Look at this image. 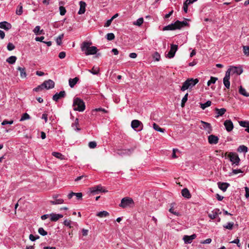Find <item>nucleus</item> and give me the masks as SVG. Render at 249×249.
Instances as JSON below:
<instances>
[{"instance_id":"1","label":"nucleus","mask_w":249,"mask_h":249,"mask_svg":"<svg viewBox=\"0 0 249 249\" xmlns=\"http://www.w3.org/2000/svg\"><path fill=\"white\" fill-rule=\"evenodd\" d=\"M92 42L90 41H84L81 45V51L85 53L86 55L96 54L97 52V49L95 46H90Z\"/></svg>"},{"instance_id":"2","label":"nucleus","mask_w":249,"mask_h":249,"mask_svg":"<svg viewBox=\"0 0 249 249\" xmlns=\"http://www.w3.org/2000/svg\"><path fill=\"white\" fill-rule=\"evenodd\" d=\"M188 25V23L186 21H180L179 20L176 21L174 23H171L167 26L163 27V30H175L176 29H180Z\"/></svg>"},{"instance_id":"3","label":"nucleus","mask_w":249,"mask_h":249,"mask_svg":"<svg viewBox=\"0 0 249 249\" xmlns=\"http://www.w3.org/2000/svg\"><path fill=\"white\" fill-rule=\"evenodd\" d=\"M73 109L80 112L83 111L85 109V105L84 101L79 98H75L73 103Z\"/></svg>"},{"instance_id":"4","label":"nucleus","mask_w":249,"mask_h":249,"mask_svg":"<svg viewBox=\"0 0 249 249\" xmlns=\"http://www.w3.org/2000/svg\"><path fill=\"white\" fill-rule=\"evenodd\" d=\"M134 204V202L131 198L125 197L121 200V202L119 204V206L123 208H124Z\"/></svg>"},{"instance_id":"5","label":"nucleus","mask_w":249,"mask_h":249,"mask_svg":"<svg viewBox=\"0 0 249 249\" xmlns=\"http://www.w3.org/2000/svg\"><path fill=\"white\" fill-rule=\"evenodd\" d=\"M228 158L232 164H235V165H238L240 161L238 154L236 153L230 152L228 155Z\"/></svg>"},{"instance_id":"6","label":"nucleus","mask_w":249,"mask_h":249,"mask_svg":"<svg viewBox=\"0 0 249 249\" xmlns=\"http://www.w3.org/2000/svg\"><path fill=\"white\" fill-rule=\"evenodd\" d=\"M243 72V70L241 68L238 67H231L226 72V73H228L229 74V76H230L231 74H236V75H239L241 74Z\"/></svg>"},{"instance_id":"7","label":"nucleus","mask_w":249,"mask_h":249,"mask_svg":"<svg viewBox=\"0 0 249 249\" xmlns=\"http://www.w3.org/2000/svg\"><path fill=\"white\" fill-rule=\"evenodd\" d=\"M202 125L200 126L201 129L205 131L206 134H210L212 131V128L210 124L203 121H200Z\"/></svg>"},{"instance_id":"8","label":"nucleus","mask_w":249,"mask_h":249,"mask_svg":"<svg viewBox=\"0 0 249 249\" xmlns=\"http://www.w3.org/2000/svg\"><path fill=\"white\" fill-rule=\"evenodd\" d=\"M91 193L93 195L98 194L99 192H107V191L103 189L101 185H99L94 187H92L89 188Z\"/></svg>"},{"instance_id":"9","label":"nucleus","mask_w":249,"mask_h":249,"mask_svg":"<svg viewBox=\"0 0 249 249\" xmlns=\"http://www.w3.org/2000/svg\"><path fill=\"white\" fill-rule=\"evenodd\" d=\"M131 125L132 128L134 130H136L137 128H139L138 131L142 130L143 127V124L142 123L138 120H133L131 122Z\"/></svg>"},{"instance_id":"10","label":"nucleus","mask_w":249,"mask_h":249,"mask_svg":"<svg viewBox=\"0 0 249 249\" xmlns=\"http://www.w3.org/2000/svg\"><path fill=\"white\" fill-rule=\"evenodd\" d=\"M178 46L177 45L171 44L170 51L166 55V57L169 58H172L174 57L177 51L178 50Z\"/></svg>"},{"instance_id":"11","label":"nucleus","mask_w":249,"mask_h":249,"mask_svg":"<svg viewBox=\"0 0 249 249\" xmlns=\"http://www.w3.org/2000/svg\"><path fill=\"white\" fill-rule=\"evenodd\" d=\"M41 86L43 87V89L45 88L47 89H53L54 87V82L51 80H48L45 81L42 84Z\"/></svg>"},{"instance_id":"12","label":"nucleus","mask_w":249,"mask_h":249,"mask_svg":"<svg viewBox=\"0 0 249 249\" xmlns=\"http://www.w3.org/2000/svg\"><path fill=\"white\" fill-rule=\"evenodd\" d=\"M224 125L227 132H229L232 130L233 124L231 120H226L224 122Z\"/></svg>"},{"instance_id":"13","label":"nucleus","mask_w":249,"mask_h":249,"mask_svg":"<svg viewBox=\"0 0 249 249\" xmlns=\"http://www.w3.org/2000/svg\"><path fill=\"white\" fill-rule=\"evenodd\" d=\"M66 96V92L64 90L61 91L59 93H56L53 95V99L55 102H57L59 99L65 97Z\"/></svg>"},{"instance_id":"14","label":"nucleus","mask_w":249,"mask_h":249,"mask_svg":"<svg viewBox=\"0 0 249 249\" xmlns=\"http://www.w3.org/2000/svg\"><path fill=\"white\" fill-rule=\"evenodd\" d=\"M196 236L195 234H193L191 236L189 235H184L183 236V239L186 244H190L193 240L196 238Z\"/></svg>"},{"instance_id":"15","label":"nucleus","mask_w":249,"mask_h":249,"mask_svg":"<svg viewBox=\"0 0 249 249\" xmlns=\"http://www.w3.org/2000/svg\"><path fill=\"white\" fill-rule=\"evenodd\" d=\"M230 76H229V72L226 73L225 76L223 78V84L225 87L227 89H229L230 87Z\"/></svg>"},{"instance_id":"16","label":"nucleus","mask_w":249,"mask_h":249,"mask_svg":"<svg viewBox=\"0 0 249 249\" xmlns=\"http://www.w3.org/2000/svg\"><path fill=\"white\" fill-rule=\"evenodd\" d=\"M12 28L11 24L7 21H2L0 22V28L8 30Z\"/></svg>"},{"instance_id":"17","label":"nucleus","mask_w":249,"mask_h":249,"mask_svg":"<svg viewBox=\"0 0 249 249\" xmlns=\"http://www.w3.org/2000/svg\"><path fill=\"white\" fill-rule=\"evenodd\" d=\"M230 186V184L227 182H219V189L223 192L226 191L227 188Z\"/></svg>"},{"instance_id":"18","label":"nucleus","mask_w":249,"mask_h":249,"mask_svg":"<svg viewBox=\"0 0 249 249\" xmlns=\"http://www.w3.org/2000/svg\"><path fill=\"white\" fill-rule=\"evenodd\" d=\"M80 9L78 12V14L81 15L85 13L86 11V3L85 2L80 1L79 2Z\"/></svg>"},{"instance_id":"19","label":"nucleus","mask_w":249,"mask_h":249,"mask_svg":"<svg viewBox=\"0 0 249 249\" xmlns=\"http://www.w3.org/2000/svg\"><path fill=\"white\" fill-rule=\"evenodd\" d=\"M208 142L210 144H216L218 142V137L211 135L208 137Z\"/></svg>"},{"instance_id":"20","label":"nucleus","mask_w":249,"mask_h":249,"mask_svg":"<svg viewBox=\"0 0 249 249\" xmlns=\"http://www.w3.org/2000/svg\"><path fill=\"white\" fill-rule=\"evenodd\" d=\"M75 196L77 197V199H82L83 195L81 193H74L71 192L68 195V197L69 199H71L73 196Z\"/></svg>"},{"instance_id":"21","label":"nucleus","mask_w":249,"mask_h":249,"mask_svg":"<svg viewBox=\"0 0 249 249\" xmlns=\"http://www.w3.org/2000/svg\"><path fill=\"white\" fill-rule=\"evenodd\" d=\"M50 216H51V220L52 221H56L59 218H62L63 217V215L61 214H56V213H52L50 214Z\"/></svg>"},{"instance_id":"22","label":"nucleus","mask_w":249,"mask_h":249,"mask_svg":"<svg viewBox=\"0 0 249 249\" xmlns=\"http://www.w3.org/2000/svg\"><path fill=\"white\" fill-rule=\"evenodd\" d=\"M239 124L240 126L246 127L245 131L249 133V122L247 121H240Z\"/></svg>"},{"instance_id":"23","label":"nucleus","mask_w":249,"mask_h":249,"mask_svg":"<svg viewBox=\"0 0 249 249\" xmlns=\"http://www.w3.org/2000/svg\"><path fill=\"white\" fill-rule=\"evenodd\" d=\"M181 194L182 196L185 198H189L191 197V195L189 191L187 188H184L181 191Z\"/></svg>"},{"instance_id":"24","label":"nucleus","mask_w":249,"mask_h":249,"mask_svg":"<svg viewBox=\"0 0 249 249\" xmlns=\"http://www.w3.org/2000/svg\"><path fill=\"white\" fill-rule=\"evenodd\" d=\"M79 80V78L75 77L73 79L70 78L69 80V86L71 88H73L77 83Z\"/></svg>"},{"instance_id":"25","label":"nucleus","mask_w":249,"mask_h":249,"mask_svg":"<svg viewBox=\"0 0 249 249\" xmlns=\"http://www.w3.org/2000/svg\"><path fill=\"white\" fill-rule=\"evenodd\" d=\"M17 70L20 71V76L22 78L26 77L27 74L24 68L18 67Z\"/></svg>"},{"instance_id":"26","label":"nucleus","mask_w":249,"mask_h":249,"mask_svg":"<svg viewBox=\"0 0 249 249\" xmlns=\"http://www.w3.org/2000/svg\"><path fill=\"white\" fill-rule=\"evenodd\" d=\"M64 200L62 198H58L54 200H51L50 201L52 205L61 204H63Z\"/></svg>"},{"instance_id":"27","label":"nucleus","mask_w":249,"mask_h":249,"mask_svg":"<svg viewBox=\"0 0 249 249\" xmlns=\"http://www.w3.org/2000/svg\"><path fill=\"white\" fill-rule=\"evenodd\" d=\"M239 92L240 94H241L245 97L249 96V93H248L246 91V89L244 88H243L242 86H240L239 87Z\"/></svg>"},{"instance_id":"28","label":"nucleus","mask_w":249,"mask_h":249,"mask_svg":"<svg viewBox=\"0 0 249 249\" xmlns=\"http://www.w3.org/2000/svg\"><path fill=\"white\" fill-rule=\"evenodd\" d=\"M248 147L244 145H240L237 151L239 152H243L244 153H246L248 152Z\"/></svg>"},{"instance_id":"29","label":"nucleus","mask_w":249,"mask_h":249,"mask_svg":"<svg viewBox=\"0 0 249 249\" xmlns=\"http://www.w3.org/2000/svg\"><path fill=\"white\" fill-rule=\"evenodd\" d=\"M189 81L188 79L186 80L183 84L182 86L181 87V90L182 91H184L190 88V86L189 84Z\"/></svg>"},{"instance_id":"30","label":"nucleus","mask_w":249,"mask_h":249,"mask_svg":"<svg viewBox=\"0 0 249 249\" xmlns=\"http://www.w3.org/2000/svg\"><path fill=\"white\" fill-rule=\"evenodd\" d=\"M188 80L189 81V84L190 88H192L198 82V80L197 79H188Z\"/></svg>"},{"instance_id":"31","label":"nucleus","mask_w":249,"mask_h":249,"mask_svg":"<svg viewBox=\"0 0 249 249\" xmlns=\"http://www.w3.org/2000/svg\"><path fill=\"white\" fill-rule=\"evenodd\" d=\"M78 119L76 118L75 120V122L71 124V127L76 131H80V128L78 127Z\"/></svg>"},{"instance_id":"32","label":"nucleus","mask_w":249,"mask_h":249,"mask_svg":"<svg viewBox=\"0 0 249 249\" xmlns=\"http://www.w3.org/2000/svg\"><path fill=\"white\" fill-rule=\"evenodd\" d=\"M22 9L23 8L21 3H19V4L18 6L16 11V14L18 16L21 15L23 13Z\"/></svg>"},{"instance_id":"33","label":"nucleus","mask_w":249,"mask_h":249,"mask_svg":"<svg viewBox=\"0 0 249 249\" xmlns=\"http://www.w3.org/2000/svg\"><path fill=\"white\" fill-rule=\"evenodd\" d=\"M17 60V57L15 56H11L9 57H8L6 61L11 64H13L15 63L16 61Z\"/></svg>"},{"instance_id":"34","label":"nucleus","mask_w":249,"mask_h":249,"mask_svg":"<svg viewBox=\"0 0 249 249\" xmlns=\"http://www.w3.org/2000/svg\"><path fill=\"white\" fill-rule=\"evenodd\" d=\"M40 27L39 26H36L33 30V32L36 35L42 34L43 32V30H40Z\"/></svg>"},{"instance_id":"35","label":"nucleus","mask_w":249,"mask_h":249,"mask_svg":"<svg viewBox=\"0 0 249 249\" xmlns=\"http://www.w3.org/2000/svg\"><path fill=\"white\" fill-rule=\"evenodd\" d=\"M153 128L157 131H159V132H164V131H165V129H163V128H160L159 125H158L157 124H156V123H154L153 124Z\"/></svg>"},{"instance_id":"36","label":"nucleus","mask_w":249,"mask_h":249,"mask_svg":"<svg viewBox=\"0 0 249 249\" xmlns=\"http://www.w3.org/2000/svg\"><path fill=\"white\" fill-rule=\"evenodd\" d=\"M88 71L94 75H96L98 74L99 72V68L98 67H93L91 70H88Z\"/></svg>"},{"instance_id":"37","label":"nucleus","mask_w":249,"mask_h":249,"mask_svg":"<svg viewBox=\"0 0 249 249\" xmlns=\"http://www.w3.org/2000/svg\"><path fill=\"white\" fill-rule=\"evenodd\" d=\"M52 155L60 160L64 159V156L58 152H53L52 153Z\"/></svg>"},{"instance_id":"38","label":"nucleus","mask_w":249,"mask_h":249,"mask_svg":"<svg viewBox=\"0 0 249 249\" xmlns=\"http://www.w3.org/2000/svg\"><path fill=\"white\" fill-rule=\"evenodd\" d=\"M96 215L100 217H106L109 215V213L107 211H102L98 213Z\"/></svg>"},{"instance_id":"39","label":"nucleus","mask_w":249,"mask_h":249,"mask_svg":"<svg viewBox=\"0 0 249 249\" xmlns=\"http://www.w3.org/2000/svg\"><path fill=\"white\" fill-rule=\"evenodd\" d=\"M143 22V19L142 18H138L136 21L133 22V24L135 25H137L138 26H140Z\"/></svg>"},{"instance_id":"40","label":"nucleus","mask_w":249,"mask_h":249,"mask_svg":"<svg viewBox=\"0 0 249 249\" xmlns=\"http://www.w3.org/2000/svg\"><path fill=\"white\" fill-rule=\"evenodd\" d=\"M243 51L244 54L247 56H249V46H244L243 47Z\"/></svg>"},{"instance_id":"41","label":"nucleus","mask_w":249,"mask_h":249,"mask_svg":"<svg viewBox=\"0 0 249 249\" xmlns=\"http://www.w3.org/2000/svg\"><path fill=\"white\" fill-rule=\"evenodd\" d=\"M217 211L218 210H216L214 212H212V213H210L209 214V217L212 219L215 218L218 214Z\"/></svg>"},{"instance_id":"42","label":"nucleus","mask_w":249,"mask_h":249,"mask_svg":"<svg viewBox=\"0 0 249 249\" xmlns=\"http://www.w3.org/2000/svg\"><path fill=\"white\" fill-rule=\"evenodd\" d=\"M211 105V102L210 101H208L207 102H206L205 103L201 104L200 107L202 109H204L206 107L210 106Z\"/></svg>"},{"instance_id":"43","label":"nucleus","mask_w":249,"mask_h":249,"mask_svg":"<svg viewBox=\"0 0 249 249\" xmlns=\"http://www.w3.org/2000/svg\"><path fill=\"white\" fill-rule=\"evenodd\" d=\"M217 80V78L211 77L210 80H209L207 82L208 86H209L212 84H214Z\"/></svg>"},{"instance_id":"44","label":"nucleus","mask_w":249,"mask_h":249,"mask_svg":"<svg viewBox=\"0 0 249 249\" xmlns=\"http://www.w3.org/2000/svg\"><path fill=\"white\" fill-rule=\"evenodd\" d=\"M63 37H64L63 34H61L58 36V37L56 38V40L57 45H60L61 44V43H62L61 40H62V38H63Z\"/></svg>"},{"instance_id":"45","label":"nucleus","mask_w":249,"mask_h":249,"mask_svg":"<svg viewBox=\"0 0 249 249\" xmlns=\"http://www.w3.org/2000/svg\"><path fill=\"white\" fill-rule=\"evenodd\" d=\"M174 204H173V203H172V204H171V208L169 209V211L171 213H173V214H175V215H176L178 216V215H180V214H179V213H178V212H176L174 211V208H173V207H174Z\"/></svg>"},{"instance_id":"46","label":"nucleus","mask_w":249,"mask_h":249,"mask_svg":"<svg viewBox=\"0 0 249 249\" xmlns=\"http://www.w3.org/2000/svg\"><path fill=\"white\" fill-rule=\"evenodd\" d=\"M38 232L42 236H45L47 234V232L45 231L43 228H39L38 230Z\"/></svg>"},{"instance_id":"47","label":"nucleus","mask_w":249,"mask_h":249,"mask_svg":"<svg viewBox=\"0 0 249 249\" xmlns=\"http://www.w3.org/2000/svg\"><path fill=\"white\" fill-rule=\"evenodd\" d=\"M188 94L187 93L185 96L183 97L181 100V107H183L184 106V105L188 99Z\"/></svg>"},{"instance_id":"48","label":"nucleus","mask_w":249,"mask_h":249,"mask_svg":"<svg viewBox=\"0 0 249 249\" xmlns=\"http://www.w3.org/2000/svg\"><path fill=\"white\" fill-rule=\"evenodd\" d=\"M30 118L29 115L27 113H25L23 114L21 118L20 119V121H23L25 120L29 119Z\"/></svg>"},{"instance_id":"49","label":"nucleus","mask_w":249,"mask_h":249,"mask_svg":"<svg viewBox=\"0 0 249 249\" xmlns=\"http://www.w3.org/2000/svg\"><path fill=\"white\" fill-rule=\"evenodd\" d=\"M234 223L233 222H229L227 224V225L224 226V228L228 229L231 230L233 228Z\"/></svg>"},{"instance_id":"50","label":"nucleus","mask_w":249,"mask_h":249,"mask_svg":"<svg viewBox=\"0 0 249 249\" xmlns=\"http://www.w3.org/2000/svg\"><path fill=\"white\" fill-rule=\"evenodd\" d=\"M153 58L156 61H159L160 58V54L157 52L154 53L153 55Z\"/></svg>"},{"instance_id":"51","label":"nucleus","mask_w":249,"mask_h":249,"mask_svg":"<svg viewBox=\"0 0 249 249\" xmlns=\"http://www.w3.org/2000/svg\"><path fill=\"white\" fill-rule=\"evenodd\" d=\"M59 9L60 15L64 16V15H65L66 13V10L64 7L61 6L59 7Z\"/></svg>"},{"instance_id":"52","label":"nucleus","mask_w":249,"mask_h":249,"mask_svg":"<svg viewBox=\"0 0 249 249\" xmlns=\"http://www.w3.org/2000/svg\"><path fill=\"white\" fill-rule=\"evenodd\" d=\"M115 38V36L113 33H108L107 35V38L108 40H112Z\"/></svg>"},{"instance_id":"53","label":"nucleus","mask_w":249,"mask_h":249,"mask_svg":"<svg viewBox=\"0 0 249 249\" xmlns=\"http://www.w3.org/2000/svg\"><path fill=\"white\" fill-rule=\"evenodd\" d=\"M89 147L90 148H94L96 147L97 146V143L95 142L94 141H92V142H90L89 143V144H88Z\"/></svg>"},{"instance_id":"54","label":"nucleus","mask_w":249,"mask_h":249,"mask_svg":"<svg viewBox=\"0 0 249 249\" xmlns=\"http://www.w3.org/2000/svg\"><path fill=\"white\" fill-rule=\"evenodd\" d=\"M15 47L14 44L12 43H9L7 44V48L8 51H12L15 49Z\"/></svg>"},{"instance_id":"55","label":"nucleus","mask_w":249,"mask_h":249,"mask_svg":"<svg viewBox=\"0 0 249 249\" xmlns=\"http://www.w3.org/2000/svg\"><path fill=\"white\" fill-rule=\"evenodd\" d=\"M39 238V236L38 235H36L35 236L33 234H31L29 235V239L32 241H35L36 240Z\"/></svg>"},{"instance_id":"56","label":"nucleus","mask_w":249,"mask_h":249,"mask_svg":"<svg viewBox=\"0 0 249 249\" xmlns=\"http://www.w3.org/2000/svg\"><path fill=\"white\" fill-rule=\"evenodd\" d=\"M230 243L237 244V246L240 248L241 246V244L240 243V240L238 238H236L234 240L231 241Z\"/></svg>"},{"instance_id":"57","label":"nucleus","mask_w":249,"mask_h":249,"mask_svg":"<svg viewBox=\"0 0 249 249\" xmlns=\"http://www.w3.org/2000/svg\"><path fill=\"white\" fill-rule=\"evenodd\" d=\"M13 123H14V121H13V120H11V121H7V120H4V121L2 122L1 124H2V125H4L8 124H13Z\"/></svg>"},{"instance_id":"58","label":"nucleus","mask_w":249,"mask_h":249,"mask_svg":"<svg viewBox=\"0 0 249 249\" xmlns=\"http://www.w3.org/2000/svg\"><path fill=\"white\" fill-rule=\"evenodd\" d=\"M226 111V110L224 108L219 109V116L223 115Z\"/></svg>"},{"instance_id":"59","label":"nucleus","mask_w":249,"mask_h":249,"mask_svg":"<svg viewBox=\"0 0 249 249\" xmlns=\"http://www.w3.org/2000/svg\"><path fill=\"white\" fill-rule=\"evenodd\" d=\"M71 221L70 220L66 219L64 221V224L66 226H69L70 228H71Z\"/></svg>"},{"instance_id":"60","label":"nucleus","mask_w":249,"mask_h":249,"mask_svg":"<svg viewBox=\"0 0 249 249\" xmlns=\"http://www.w3.org/2000/svg\"><path fill=\"white\" fill-rule=\"evenodd\" d=\"M87 178V176H85V175H82V176H80L77 178H76L75 179H74V181H78L83 178L84 179H86V178Z\"/></svg>"},{"instance_id":"61","label":"nucleus","mask_w":249,"mask_h":249,"mask_svg":"<svg viewBox=\"0 0 249 249\" xmlns=\"http://www.w3.org/2000/svg\"><path fill=\"white\" fill-rule=\"evenodd\" d=\"M212 240L211 238H208L205 240L200 241L201 244H209L211 242Z\"/></svg>"},{"instance_id":"62","label":"nucleus","mask_w":249,"mask_h":249,"mask_svg":"<svg viewBox=\"0 0 249 249\" xmlns=\"http://www.w3.org/2000/svg\"><path fill=\"white\" fill-rule=\"evenodd\" d=\"M58 56H59V57L60 59L64 58L65 57V56H66V53H65V52H61L59 53Z\"/></svg>"},{"instance_id":"63","label":"nucleus","mask_w":249,"mask_h":249,"mask_svg":"<svg viewBox=\"0 0 249 249\" xmlns=\"http://www.w3.org/2000/svg\"><path fill=\"white\" fill-rule=\"evenodd\" d=\"M177 151H178V149H173L172 157L174 159L177 158L178 157L176 154Z\"/></svg>"},{"instance_id":"64","label":"nucleus","mask_w":249,"mask_h":249,"mask_svg":"<svg viewBox=\"0 0 249 249\" xmlns=\"http://www.w3.org/2000/svg\"><path fill=\"white\" fill-rule=\"evenodd\" d=\"M245 189L246 191L245 196L247 198H248L249 197V188L247 187H246Z\"/></svg>"}]
</instances>
